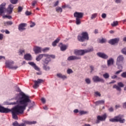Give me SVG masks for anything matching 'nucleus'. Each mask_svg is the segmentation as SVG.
<instances>
[{
  "label": "nucleus",
  "instance_id": "dca6fc26",
  "mask_svg": "<svg viewBox=\"0 0 126 126\" xmlns=\"http://www.w3.org/2000/svg\"><path fill=\"white\" fill-rule=\"evenodd\" d=\"M13 8H14V6H13L12 4H10L8 5L7 9V12L8 13V14H11V13H12Z\"/></svg>",
  "mask_w": 126,
  "mask_h": 126
},
{
  "label": "nucleus",
  "instance_id": "72a5a7b5",
  "mask_svg": "<svg viewBox=\"0 0 126 126\" xmlns=\"http://www.w3.org/2000/svg\"><path fill=\"white\" fill-rule=\"evenodd\" d=\"M29 103H31V105L29 106L30 109H32V108H34V107L36 106V104L35 103L34 101H32V102L31 101V102Z\"/></svg>",
  "mask_w": 126,
  "mask_h": 126
},
{
  "label": "nucleus",
  "instance_id": "5701e85b",
  "mask_svg": "<svg viewBox=\"0 0 126 126\" xmlns=\"http://www.w3.org/2000/svg\"><path fill=\"white\" fill-rule=\"evenodd\" d=\"M13 126H26V124L25 123H21L19 124L17 121H15L14 122L12 123Z\"/></svg>",
  "mask_w": 126,
  "mask_h": 126
},
{
  "label": "nucleus",
  "instance_id": "37998d69",
  "mask_svg": "<svg viewBox=\"0 0 126 126\" xmlns=\"http://www.w3.org/2000/svg\"><path fill=\"white\" fill-rule=\"evenodd\" d=\"M96 17H97V13H94L92 14L91 19H94V18H96Z\"/></svg>",
  "mask_w": 126,
  "mask_h": 126
},
{
  "label": "nucleus",
  "instance_id": "e2e57ef3",
  "mask_svg": "<svg viewBox=\"0 0 126 126\" xmlns=\"http://www.w3.org/2000/svg\"><path fill=\"white\" fill-rule=\"evenodd\" d=\"M117 78H118V76H117L116 75H114L113 76H111L112 79H115Z\"/></svg>",
  "mask_w": 126,
  "mask_h": 126
},
{
  "label": "nucleus",
  "instance_id": "a878e982",
  "mask_svg": "<svg viewBox=\"0 0 126 126\" xmlns=\"http://www.w3.org/2000/svg\"><path fill=\"white\" fill-rule=\"evenodd\" d=\"M60 41H61V37H58L54 41L52 42V46H53V47H56V46H57V44H58Z\"/></svg>",
  "mask_w": 126,
  "mask_h": 126
},
{
  "label": "nucleus",
  "instance_id": "bf43d9fd",
  "mask_svg": "<svg viewBox=\"0 0 126 126\" xmlns=\"http://www.w3.org/2000/svg\"><path fill=\"white\" fill-rule=\"evenodd\" d=\"M48 57H50V58H52V59H56V56L54 55H48Z\"/></svg>",
  "mask_w": 126,
  "mask_h": 126
},
{
  "label": "nucleus",
  "instance_id": "bb28decb",
  "mask_svg": "<svg viewBox=\"0 0 126 126\" xmlns=\"http://www.w3.org/2000/svg\"><path fill=\"white\" fill-rule=\"evenodd\" d=\"M114 59L113 58H110L107 61V65L108 66H110V65H112V64H114Z\"/></svg>",
  "mask_w": 126,
  "mask_h": 126
},
{
  "label": "nucleus",
  "instance_id": "69168bd1",
  "mask_svg": "<svg viewBox=\"0 0 126 126\" xmlns=\"http://www.w3.org/2000/svg\"><path fill=\"white\" fill-rule=\"evenodd\" d=\"M41 102H42V103H43V104H45V103H46V99L44 98H42Z\"/></svg>",
  "mask_w": 126,
  "mask_h": 126
},
{
  "label": "nucleus",
  "instance_id": "cd10ccee",
  "mask_svg": "<svg viewBox=\"0 0 126 126\" xmlns=\"http://www.w3.org/2000/svg\"><path fill=\"white\" fill-rule=\"evenodd\" d=\"M57 77H59V78H62V79H63V80H64L65 78H67L66 76L64 75H63L61 73H58L57 74Z\"/></svg>",
  "mask_w": 126,
  "mask_h": 126
},
{
  "label": "nucleus",
  "instance_id": "473e14b6",
  "mask_svg": "<svg viewBox=\"0 0 126 126\" xmlns=\"http://www.w3.org/2000/svg\"><path fill=\"white\" fill-rule=\"evenodd\" d=\"M116 65H117V68L118 69H120V70H123V64L121 63H116Z\"/></svg>",
  "mask_w": 126,
  "mask_h": 126
},
{
  "label": "nucleus",
  "instance_id": "2eb2a0df",
  "mask_svg": "<svg viewBox=\"0 0 126 126\" xmlns=\"http://www.w3.org/2000/svg\"><path fill=\"white\" fill-rule=\"evenodd\" d=\"M58 46L60 48L61 51H62V52H64V51H65V50L67 49V47H68V46H67V45L63 44L62 42L59 43Z\"/></svg>",
  "mask_w": 126,
  "mask_h": 126
},
{
  "label": "nucleus",
  "instance_id": "8fccbe9b",
  "mask_svg": "<svg viewBox=\"0 0 126 126\" xmlns=\"http://www.w3.org/2000/svg\"><path fill=\"white\" fill-rule=\"evenodd\" d=\"M49 50L50 49L48 47H46L42 49L41 51H42V52H43L44 53H45V52H47V51H49Z\"/></svg>",
  "mask_w": 126,
  "mask_h": 126
},
{
  "label": "nucleus",
  "instance_id": "20e7f679",
  "mask_svg": "<svg viewBox=\"0 0 126 126\" xmlns=\"http://www.w3.org/2000/svg\"><path fill=\"white\" fill-rule=\"evenodd\" d=\"M123 115L119 114L115 116L113 118L109 119V121L111 123H120V124H125L126 123V119L123 118Z\"/></svg>",
  "mask_w": 126,
  "mask_h": 126
},
{
  "label": "nucleus",
  "instance_id": "e433bc0d",
  "mask_svg": "<svg viewBox=\"0 0 126 126\" xmlns=\"http://www.w3.org/2000/svg\"><path fill=\"white\" fill-rule=\"evenodd\" d=\"M56 9L57 12H63V8L61 7H57Z\"/></svg>",
  "mask_w": 126,
  "mask_h": 126
},
{
  "label": "nucleus",
  "instance_id": "f03ea898",
  "mask_svg": "<svg viewBox=\"0 0 126 126\" xmlns=\"http://www.w3.org/2000/svg\"><path fill=\"white\" fill-rule=\"evenodd\" d=\"M77 39L79 42L83 43L86 41H89V34L87 32H83L81 34L78 35Z\"/></svg>",
  "mask_w": 126,
  "mask_h": 126
},
{
  "label": "nucleus",
  "instance_id": "6ab92c4d",
  "mask_svg": "<svg viewBox=\"0 0 126 126\" xmlns=\"http://www.w3.org/2000/svg\"><path fill=\"white\" fill-rule=\"evenodd\" d=\"M5 3H1L0 5V15H2L3 13H4V9H5Z\"/></svg>",
  "mask_w": 126,
  "mask_h": 126
},
{
  "label": "nucleus",
  "instance_id": "603ef678",
  "mask_svg": "<svg viewBox=\"0 0 126 126\" xmlns=\"http://www.w3.org/2000/svg\"><path fill=\"white\" fill-rule=\"evenodd\" d=\"M95 97H97V96H98L99 97H101V94H100V93H99L98 92H95Z\"/></svg>",
  "mask_w": 126,
  "mask_h": 126
},
{
  "label": "nucleus",
  "instance_id": "4468645a",
  "mask_svg": "<svg viewBox=\"0 0 126 126\" xmlns=\"http://www.w3.org/2000/svg\"><path fill=\"white\" fill-rule=\"evenodd\" d=\"M44 57H45L46 58L49 57L48 54H39L38 56H36V58L35 59L36 62H40Z\"/></svg>",
  "mask_w": 126,
  "mask_h": 126
},
{
  "label": "nucleus",
  "instance_id": "c03bdc74",
  "mask_svg": "<svg viewBox=\"0 0 126 126\" xmlns=\"http://www.w3.org/2000/svg\"><path fill=\"white\" fill-rule=\"evenodd\" d=\"M121 52L124 55H125L126 56V47L124 48L122 50Z\"/></svg>",
  "mask_w": 126,
  "mask_h": 126
},
{
  "label": "nucleus",
  "instance_id": "a18cd8bd",
  "mask_svg": "<svg viewBox=\"0 0 126 126\" xmlns=\"http://www.w3.org/2000/svg\"><path fill=\"white\" fill-rule=\"evenodd\" d=\"M121 77L126 78V71L123 72L121 75Z\"/></svg>",
  "mask_w": 126,
  "mask_h": 126
},
{
  "label": "nucleus",
  "instance_id": "6e6552de",
  "mask_svg": "<svg viewBox=\"0 0 126 126\" xmlns=\"http://www.w3.org/2000/svg\"><path fill=\"white\" fill-rule=\"evenodd\" d=\"M34 85L33 86V88L34 89H37L38 87H39V84L40 83H42V82H44V80L43 79H38L37 80H34L33 81Z\"/></svg>",
  "mask_w": 126,
  "mask_h": 126
},
{
  "label": "nucleus",
  "instance_id": "c85d7f7f",
  "mask_svg": "<svg viewBox=\"0 0 126 126\" xmlns=\"http://www.w3.org/2000/svg\"><path fill=\"white\" fill-rule=\"evenodd\" d=\"M43 69L46 71H48L51 69V68L48 66V64H44L43 66Z\"/></svg>",
  "mask_w": 126,
  "mask_h": 126
},
{
  "label": "nucleus",
  "instance_id": "774afa93",
  "mask_svg": "<svg viewBox=\"0 0 126 126\" xmlns=\"http://www.w3.org/2000/svg\"><path fill=\"white\" fill-rule=\"evenodd\" d=\"M3 39V34L0 33V40Z\"/></svg>",
  "mask_w": 126,
  "mask_h": 126
},
{
  "label": "nucleus",
  "instance_id": "f257e3e1",
  "mask_svg": "<svg viewBox=\"0 0 126 126\" xmlns=\"http://www.w3.org/2000/svg\"><path fill=\"white\" fill-rule=\"evenodd\" d=\"M16 92H19L17 94L14 98L10 100H16V101L9 102L7 101H4V105L15 106L11 109L5 108L0 104V113L3 114L12 113V118L14 120H18L17 115H22L24 113V111L26 110V107L28 106L29 103H31V99L29 96L27 95L23 92L21 91L20 88L16 86L15 88Z\"/></svg>",
  "mask_w": 126,
  "mask_h": 126
},
{
  "label": "nucleus",
  "instance_id": "39448f33",
  "mask_svg": "<svg viewBox=\"0 0 126 126\" xmlns=\"http://www.w3.org/2000/svg\"><path fill=\"white\" fill-rule=\"evenodd\" d=\"M106 119H107V114H104L103 115L100 116L98 115L96 117V120L95 121V124L98 125V124H100V122H104L106 121Z\"/></svg>",
  "mask_w": 126,
  "mask_h": 126
},
{
  "label": "nucleus",
  "instance_id": "1a4fd4ad",
  "mask_svg": "<svg viewBox=\"0 0 126 126\" xmlns=\"http://www.w3.org/2000/svg\"><path fill=\"white\" fill-rule=\"evenodd\" d=\"M118 85H114L113 87V88H115L118 90V91H122V88L124 87L125 86V85H124V83L122 82H120L118 83Z\"/></svg>",
  "mask_w": 126,
  "mask_h": 126
},
{
  "label": "nucleus",
  "instance_id": "2f4dec72",
  "mask_svg": "<svg viewBox=\"0 0 126 126\" xmlns=\"http://www.w3.org/2000/svg\"><path fill=\"white\" fill-rule=\"evenodd\" d=\"M13 24V23H12V21H7L4 23V25L5 26H11Z\"/></svg>",
  "mask_w": 126,
  "mask_h": 126
},
{
  "label": "nucleus",
  "instance_id": "58836bf2",
  "mask_svg": "<svg viewBox=\"0 0 126 126\" xmlns=\"http://www.w3.org/2000/svg\"><path fill=\"white\" fill-rule=\"evenodd\" d=\"M103 76L104 78H105V79H107L110 77V75L108 73H105L103 75Z\"/></svg>",
  "mask_w": 126,
  "mask_h": 126
},
{
  "label": "nucleus",
  "instance_id": "aec40b11",
  "mask_svg": "<svg viewBox=\"0 0 126 126\" xmlns=\"http://www.w3.org/2000/svg\"><path fill=\"white\" fill-rule=\"evenodd\" d=\"M27 24L26 23H21L19 25L18 29L19 31H21V30L24 31L26 30V28L24 27H26Z\"/></svg>",
  "mask_w": 126,
  "mask_h": 126
},
{
  "label": "nucleus",
  "instance_id": "9b49d317",
  "mask_svg": "<svg viewBox=\"0 0 126 126\" xmlns=\"http://www.w3.org/2000/svg\"><path fill=\"white\" fill-rule=\"evenodd\" d=\"M124 60L125 58L123 55H119L117 59L116 63H121L124 64Z\"/></svg>",
  "mask_w": 126,
  "mask_h": 126
},
{
  "label": "nucleus",
  "instance_id": "0e129e2a",
  "mask_svg": "<svg viewBox=\"0 0 126 126\" xmlns=\"http://www.w3.org/2000/svg\"><path fill=\"white\" fill-rule=\"evenodd\" d=\"M74 113H75V114H77V113H79V110H78V109H76L73 111Z\"/></svg>",
  "mask_w": 126,
  "mask_h": 126
},
{
  "label": "nucleus",
  "instance_id": "c9c22d12",
  "mask_svg": "<svg viewBox=\"0 0 126 126\" xmlns=\"http://www.w3.org/2000/svg\"><path fill=\"white\" fill-rule=\"evenodd\" d=\"M119 25V22L118 21H114L112 24H111V26L113 27H115V26H118Z\"/></svg>",
  "mask_w": 126,
  "mask_h": 126
},
{
  "label": "nucleus",
  "instance_id": "b1692460",
  "mask_svg": "<svg viewBox=\"0 0 126 126\" xmlns=\"http://www.w3.org/2000/svg\"><path fill=\"white\" fill-rule=\"evenodd\" d=\"M95 106H99V105H104L105 104V100H100L96 101L94 102Z\"/></svg>",
  "mask_w": 126,
  "mask_h": 126
},
{
  "label": "nucleus",
  "instance_id": "5fc2aeb1",
  "mask_svg": "<svg viewBox=\"0 0 126 126\" xmlns=\"http://www.w3.org/2000/svg\"><path fill=\"white\" fill-rule=\"evenodd\" d=\"M90 68H91V73H92L93 71H94V66H93V65H91L90 66Z\"/></svg>",
  "mask_w": 126,
  "mask_h": 126
},
{
  "label": "nucleus",
  "instance_id": "09e8293b",
  "mask_svg": "<svg viewBox=\"0 0 126 126\" xmlns=\"http://www.w3.org/2000/svg\"><path fill=\"white\" fill-rule=\"evenodd\" d=\"M23 10V7H22L21 6H19L18 8V12H21L22 10Z\"/></svg>",
  "mask_w": 126,
  "mask_h": 126
},
{
  "label": "nucleus",
  "instance_id": "a19ab883",
  "mask_svg": "<svg viewBox=\"0 0 126 126\" xmlns=\"http://www.w3.org/2000/svg\"><path fill=\"white\" fill-rule=\"evenodd\" d=\"M10 2L12 4H16V3L18 2V0H10Z\"/></svg>",
  "mask_w": 126,
  "mask_h": 126
},
{
  "label": "nucleus",
  "instance_id": "13d9d810",
  "mask_svg": "<svg viewBox=\"0 0 126 126\" xmlns=\"http://www.w3.org/2000/svg\"><path fill=\"white\" fill-rule=\"evenodd\" d=\"M37 0L32 1V6H35V5L36 3H37Z\"/></svg>",
  "mask_w": 126,
  "mask_h": 126
},
{
  "label": "nucleus",
  "instance_id": "f3484780",
  "mask_svg": "<svg viewBox=\"0 0 126 126\" xmlns=\"http://www.w3.org/2000/svg\"><path fill=\"white\" fill-rule=\"evenodd\" d=\"M67 61H74L75 60H81V57H77L75 56H70L67 58Z\"/></svg>",
  "mask_w": 126,
  "mask_h": 126
},
{
  "label": "nucleus",
  "instance_id": "de8ad7c7",
  "mask_svg": "<svg viewBox=\"0 0 126 126\" xmlns=\"http://www.w3.org/2000/svg\"><path fill=\"white\" fill-rule=\"evenodd\" d=\"M35 25H36V23H35V22H31V25H30L31 28L34 27V26H35Z\"/></svg>",
  "mask_w": 126,
  "mask_h": 126
},
{
  "label": "nucleus",
  "instance_id": "864d4df0",
  "mask_svg": "<svg viewBox=\"0 0 126 126\" xmlns=\"http://www.w3.org/2000/svg\"><path fill=\"white\" fill-rule=\"evenodd\" d=\"M108 111L110 113H113V112H114V108H113L112 107H109L108 108Z\"/></svg>",
  "mask_w": 126,
  "mask_h": 126
},
{
  "label": "nucleus",
  "instance_id": "4c0bfd02",
  "mask_svg": "<svg viewBox=\"0 0 126 126\" xmlns=\"http://www.w3.org/2000/svg\"><path fill=\"white\" fill-rule=\"evenodd\" d=\"M85 81L87 84H91V80L89 78L85 79Z\"/></svg>",
  "mask_w": 126,
  "mask_h": 126
},
{
  "label": "nucleus",
  "instance_id": "4d7b16f0",
  "mask_svg": "<svg viewBox=\"0 0 126 126\" xmlns=\"http://www.w3.org/2000/svg\"><path fill=\"white\" fill-rule=\"evenodd\" d=\"M100 43H106V39L104 38H102L100 40Z\"/></svg>",
  "mask_w": 126,
  "mask_h": 126
},
{
  "label": "nucleus",
  "instance_id": "ea45409f",
  "mask_svg": "<svg viewBox=\"0 0 126 126\" xmlns=\"http://www.w3.org/2000/svg\"><path fill=\"white\" fill-rule=\"evenodd\" d=\"M3 18H7L8 19H12V17L10 15H5L3 16Z\"/></svg>",
  "mask_w": 126,
  "mask_h": 126
},
{
  "label": "nucleus",
  "instance_id": "423d86ee",
  "mask_svg": "<svg viewBox=\"0 0 126 126\" xmlns=\"http://www.w3.org/2000/svg\"><path fill=\"white\" fill-rule=\"evenodd\" d=\"M93 81L94 82H101V83H105V80L103 78L99 77L98 76H94L93 77Z\"/></svg>",
  "mask_w": 126,
  "mask_h": 126
},
{
  "label": "nucleus",
  "instance_id": "79ce46f5",
  "mask_svg": "<svg viewBox=\"0 0 126 126\" xmlns=\"http://www.w3.org/2000/svg\"><path fill=\"white\" fill-rule=\"evenodd\" d=\"M67 73L68 74H71V73H73V71H72V69H71L70 68H68L67 70Z\"/></svg>",
  "mask_w": 126,
  "mask_h": 126
},
{
  "label": "nucleus",
  "instance_id": "412c9836",
  "mask_svg": "<svg viewBox=\"0 0 126 126\" xmlns=\"http://www.w3.org/2000/svg\"><path fill=\"white\" fill-rule=\"evenodd\" d=\"M24 58L26 61H32V55L30 53H27L24 55Z\"/></svg>",
  "mask_w": 126,
  "mask_h": 126
},
{
  "label": "nucleus",
  "instance_id": "49530a36",
  "mask_svg": "<svg viewBox=\"0 0 126 126\" xmlns=\"http://www.w3.org/2000/svg\"><path fill=\"white\" fill-rule=\"evenodd\" d=\"M20 54H19V56H23V53H25V50H20L19 51Z\"/></svg>",
  "mask_w": 126,
  "mask_h": 126
},
{
  "label": "nucleus",
  "instance_id": "7c9ffc66",
  "mask_svg": "<svg viewBox=\"0 0 126 126\" xmlns=\"http://www.w3.org/2000/svg\"><path fill=\"white\" fill-rule=\"evenodd\" d=\"M86 114H88V112L85 111L84 110H80L79 111L80 116H83V115H86Z\"/></svg>",
  "mask_w": 126,
  "mask_h": 126
},
{
  "label": "nucleus",
  "instance_id": "9d476101",
  "mask_svg": "<svg viewBox=\"0 0 126 126\" xmlns=\"http://www.w3.org/2000/svg\"><path fill=\"white\" fill-rule=\"evenodd\" d=\"M5 63L7 68L11 69V68H12V64H14V62L11 60H7L5 62Z\"/></svg>",
  "mask_w": 126,
  "mask_h": 126
},
{
  "label": "nucleus",
  "instance_id": "052dcab7",
  "mask_svg": "<svg viewBox=\"0 0 126 126\" xmlns=\"http://www.w3.org/2000/svg\"><path fill=\"white\" fill-rule=\"evenodd\" d=\"M18 68V66H12V68H11V69H15L16 70Z\"/></svg>",
  "mask_w": 126,
  "mask_h": 126
},
{
  "label": "nucleus",
  "instance_id": "3c124183",
  "mask_svg": "<svg viewBox=\"0 0 126 126\" xmlns=\"http://www.w3.org/2000/svg\"><path fill=\"white\" fill-rule=\"evenodd\" d=\"M32 14V13L31 12H29V11H26L25 12V15L27 16H29V15H31Z\"/></svg>",
  "mask_w": 126,
  "mask_h": 126
},
{
  "label": "nucleus",
  "instance_id": "a211bd4d",
  "mask_svg": "<svg viewBox=\"0 0 126 126\" xmlns=\"http://www.w3.org/2000/svg\"><path fill=\"white\" fill-rule=\"evenodd\" d=\"M33 52L35 54H40V53H42V48L39 46H35L33 48Z\"/></svg>",
  "mask_w": 126,
  "mask_h": 126
},
{
  "label": "nucleus",
  "instance_id": "6e6d98bb",
  "mask_svg": "<svg viewBox=\"0 0 126 126\" xmlns=\"http://www.w3.org/2000/svg\"><path fill=\"white\" fill-rule=\"evenodd\" d=\"M102 18L105 19L107 17V14L106 13H102L101 15Z\"/></svg>",
  "mask_w": 126,
  "mask_h": 126
},
{
  "label": "nucleus",
  "instance_id": "4be33fe9",
  "mask_svg": "<svg viewBox=\"0 0 126 126\" xmlns=\"http://www.w3.org/2000/svg\"><path fill=\"white\" fill-rule=\"evenodd\" d=\"M28 64L32 66V67H33L35 70H37L38 71L40 70V68L38 67L37 65H36V63H35L34 62H29Z\"/></svg>",
  "mask_w": 126,
  "mask_h": 126
},
{
  "label": "nucleus",
  "instance_id": "338daca9",
  "mask_svg": "<svg viewBox=\"0 0 126 126\" xmlns=\"http://www.w3.org/2000/svg\"><path fill=\"white\" fill-rule=\"evenodd\" d=\"M59 5V0L57 1L54 4V6H57Z\"/></svg>",
  "mask_w": 126,
  "mask_h": 126
},
{
  "label": "nucleus",
  "instance_id": "ddd939ff",
  "mask_svg": "<svg viewBox=\"0 0 126 126\" xmlns=\"http://www.w3.org/2000/svg\"><path fill=\"white\" fill-rule=\"evenodd\" d=\"M97 56L101 59H103V60H107L109 56L107 55L106 54L102 52H98L96 54Z\"/></svg>",
  "mask_w": 126,
  "mask_h": 126
},
{
  "label": "nucleus",
  "instance_id": "7ed1b4c3",
  "mask_svg": "<svg viewBox=\"0 0 126 126\" xmlns=\"http://www.w3.org/2000/svg\"><path fill=\"white\" fill-rule=\"evenodd\" d=\"M94 51V48L93 47L88 48V49H79L76 50L74 51V54L76 56H83L87 53H91Z\"/></svg>",
  "mask_w": 126,
  "mask_h": 126
},
{
  "label": "nucleus",
  "instance_id": "0eeeda50",
  "mask_svg": "<svg viewBox=\"0 0 126 126\" xmlns=\"http://www.w3.org/2000/svg\"><path fill=\"white\" fill-rule=\"evenodd\" d=\"M119 42H120V37L112 38L108 41V43L109 44H110V45H116V44H119Z\"/></svg>",
  "mask_w": 126,
  "mask_h": 126
},
{
  "label": "nucleus",
  "instance_id": "393cba45",
  "mask_svg": "<svg viewBox=\"0 0 126 126\" xmlns=\"http://www.w3.org/2000/svg\"><path fill=\"white\" fill-rule=\"evenodd\" d=\"M52 61V59L50 57H47L45 60H43V63L44 64H48L50 62Z\"/></svg>",
  "mask_w": 126,
  "mask_h": 126
},
{
  "label": "nucleus",
  "instance_id": "c756f323",
  "mask_svg": "<svg viewBox=\"0 0 126 126\" xmlns=\"http://www.w3.org/2000/svg\"><path fill=\"white\" fill-rule=\"evenodd\" d=\"M25 124L27 125H36L37 124V121H26Z\"/></svg>",
  "mask_w": 126,
  "mask_h": 126
},
{
  "label": "nucleus",
  "instance_id": "f8f14e48",
  "mask_svg": "<svg viewBox=\"0 0 126 126\" xmlns=\"http://www.w3.org/2000/svg\"><path fill=\"white\" fill-rule=\"evenodd\" d=\"M83 15H84V13H83V12H75L74 13V17L75 18L81 19V18H83Z\"/></svg>",
  "mask_w": 126,
  "mask_h": 126
},
{
  "label": "nucleus",
  "instance_id": "f704fd0d",
  "mask_svg": "<svg viewBox=\"0 0 126 126\" xmlns=\"http://www.w3.org/2000/svg\"><path fill=\"white\" fill-rule=\"evenodd\" d=\"M81 19L77 18H76V24L77 25H80V24H81V21L80 20Z\"/></svg>",
  "mask_w": 126,
  "mask_h": 126
},
{
  "label": "nucleus",
  "instance_id": "680f3d73",
  "mask_svg": "<svg viewBox=\"0 0 126 126\" xmlns=\"http://www.w3.org/2000/svg\"><path fill=\"white\" fill-rule=\"evenodd\" d=\"M123 71V70H119L116 72L115 74H119V73H121Z\"/></svg>",
  "mask_w": 126,
  "mask_h": 126
}]
</instances>
